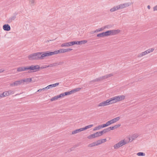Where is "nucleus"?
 I'll list each match as a JSON object with an SVG mask.
<instances>
[{"label": "nucleus", "instance_id": "1", "mask_svg": "<svg viewBox=\"0 0 157 157\" xmlns=\"http://www.w3.org/2000/svg\"><path fill=\"white\" fill-rule=\"evenodd\" d=\"M124 98L125 96L124 95H119L110 98L108 100L110 104L116 103L117 101H122Z\"/></svg>", "mask_w": 157, "mask_h": 157}, {"label": "nucleus", "instance_id": "2", "mask_svg": "<svg viewBox=\"0 0 157 157\" xmlns=\"http://www.w3.org/2000/svg\"><path fill=\"white\" fill-rule=\"evenodd\" d=\"M106 133L105 129H104L103 131L97 132L93 134L90 135L88 136L87 138L89 139L94 138L97 137L101 136L103 133Z\"/></svg>", "mask_w": 157, "mask_h": 157}, {"label": "nucleus", "instance_id": "3", "mask_svg": "<svg viewBox=\"0 0 157 157\" xmlns=\"http://www.w3.org/2000/svg\"><path fill=\"white\" fill-rule=\"evenodd\" d=\"M40 69V67L39 65H33L30 66H29V70L31 71H29L28 72H35L37 71H39Z\"/></svg>", "mask_w": 157, "mask_h": 157}, {"label": "nucleus", "instance_id": "4", "mask_svg": "<svg viewBox=\"0 0 157 157\" xmlns=\"http://www.w3.org/2000/svg\"><path fill=\"white\" fill-rule=\"evenodd\" d=\"M36 60L43 59L46 56L45 52L35 53Z\"/></svg>", "mask_w": 157, "mask_h": 157}, {"label": "nucleus", "instance_id": "5", "mask_svg": "<svg viewBox=\"0 0 157 157\" xmlns=\"http://www.w3.org/2000/svg\"><path fill=\"white\" fill-rule=\"evenodd\" d=\"M120 30L119 29L107 31L108 36L110 35H114L119 33Z\"/></svg>", "mask_w": 157, "mask_h": 157}, {"label": "nucleus", "instance_id": "6", "mask_svg": "<svg viewBox=\"0 0 157 157\" xmlns=\"http://www.w3.org/2000/svg\"><path fill=\"white\" fill-rule=\"evenodd\" d=\"M132 2H125L119 5L120 10L128 7L133 4Z\"/></svg>", "mask_w": 157, "mask_h": 157}, {"label": "nucleus", "instance_id": "7", "mask_svg": "<svg viewBox=\"0 0 157 157\" xmlns=\"http://www.w3.org/2000/svg\"><path fill=\"white\" fill-rule=\"evenodd\" d=\"M126 143L125 142L124 140L120 141L119 142L115 144L114 147L115 149H117L119 147L122 146L126 144Z\"/></svg>", "mask_w": 157, "mask_h": 157}, {"label": "nucleus", "instance_id": "8", "mask_svg": "<svg viewBox=\"0 0 157 157\" xmlns=\"http://www.w3.org/2000/svg\"><path fill=\"white\" fill-rule=\"evenodd\" d=\"M110 104V103L109 102V101L108 99L107 100L105 101H104L102 102H101L99 103L98 105V107H100V106H104L106 105H109Z\"/></svg>", "mask_w": 157, "mask_h": 157}, {"label": "nucleus", "instance_id": "9", "mask_svg": "<svg viewBox=\"0 0 157 157\" xmlns=\"http://www.w3.org/2000/svg\"><path fill=\"white\" fill-rule=\"evenodd\" d=\"M46 56H48L58 53V50L55 51L54 52L48 51L45 52Z\"/></svg>", "mask_w": 157, "mask_h": 157}, {"label": "nucleus", "instance_id": "10", "mask_svg": "<svg viewBox=\"0 0 157 157\" xmlns=\"http://www.w3.org/2000/svg\"><path fill=\"white\" fill-rule=\"evenodd\" d=\"M17 13L15 12L13 13V15L10 17L7 21V23H11L13 21H14L16 17V16Z\"/></svg>", "mask_w": 157, "mask_h": 157}, {"label": "nucleus", "instance_id": "11", "mask_svg": "<svg viewBox=\"0 0 157 157\" xmlns=\"http://www.w3.org/2000/svg\"><path fill=\"white\" fill-rule=\"evenodd\" d=\"M120 119V117H117L107 121V122H108L109 125L111 124L114 123L118 121Z\"/></svg>", "mask_w": 157, "mask_h": 157}, {"label": "nucleus", "instance_id": "12", "mask_svg": "<svg viewBox=\"0 0 157 157\" xmlns=\"http://www.w3.org/2000/svg\"><path fill=\"white\" fill-rule=\"evenodd\" d=\"M29 70V66L26 67H21L17 68V71L18 72L23 71Z\"/></svg>", "mask_w": 157, "mask_h": 157}, {"label": "nucleus", "instance_id": "13", "mask_svg": "<svg viewBox=\"0 0 157 157\" xmlns=\"http://www.w3.org/2000/svg\"><path fill=\"white\" fill-rule=\"evenodd\" d=\"M28 58L30 60H36L35 53L29 55L28 56Z\"/></svg>", "mask_w": 157, "mask_h": 157}, {"label": "nucleus", "instance_id": "14", "mask_svg": "<svg viewBox=\"0 0 157 157\" xmlns=\"http://www.w3.org/2000/svg\"><path fill=\"white\" fill-rule=\"evenodd\" d=\"M3 28L4 30L6 31H9L11 29L10 26L8 24L4 25L3 26Z\"/></svg>", "mask_w": 157, "mask_h": 157}, {"label": "nucleus", "instance_id": "15", "mask_svg": "<svg viewBox=\"0 0 157 157\" xmlns=\"http://www.w3.org/2000/svg\"><path fill=\"white\" fill-rule=\"evenodd\" d=\"M106 36H108L107 31L98 34L97 35V37H101Z\"/></svg>", "mask_w": 157, "mask_h": 157}, {"label": "nucleus", "instance_id": "16", "mask_svg": "<svg viewBox=\"0 0 157 157\" xmlns=\"http://www.w3.org/2000/svg\"><path fill=\"white\" fill-rule=\"evenodd\" d=\"M22 79L15 81L13 84H11V86H18L23 83Z\"/></svg>", "mask_w": 157, "mask_h": 157}, {"label": "nucleus", "instance_id": "17", "mask_svg": "<svg viewBox=\"0 0 157 157\" xmlns=\"http://www.w3.org/2000/svg\"><path fill=\"white\" fill-rule=\"evenodd\" d=\"M118 10H120L119 5L114 6L110 10V11L111 12H113Z\"/></svg>", "mask_w": 157, "mask_h": 157}, {"label": "nucleus", "instance_id": "18", "mask_svg": "<svg viewBox=\"0 0 157 157\" xmlns=\"http://www.w3.org/2000/svg\"><path fill=\"white\" fill-rule=\"evenodd\" d=\"M59 84V82L56 83L55 84H52L48 86V89L51 88L52 87H55L56 86H58Z\"/></svg>", "mask_w": 157, "mask_h": 157}, {"label": "nucleus", "instance_id": "19", "mask_svg": "<svg viewBox=\"0 0 157 157\" xmlns=\"http://www.w3.org/2000/svg\"><path fill=\"white\" fill-rule=\"evenodd\" d=\"M82 128L78 129H76L72 132V134H74L83 131Z\"/></svg>", "mask_w": 157, "mask_h": 157}, {"label": "nucleus", "instance_id": "20", "mask_svg": "<svg viewBox=\"0 0 157 157\" xmlns=\"http://www.w3.org/2000/svg\"><path fill=\"white\" fill-rule=\"evenodd\" d=\"M70 43H71V42H67V43H63L61 44V47H69V46H71V45L70 44Z\"/></svg>", "mask_w": 157, "mask_h": 157}, {"label": "nucleus", "instance_id": "21", "mask_svg": "<svg viewBox=\"0 0 157 157\" xmlns=\"http://www.w3.org/2000/svg\"><path fill=\"white\" fill-rule=\"evenodd\" d=\"M23 82H26L27 83L30 82L32 81V78H26L22 79Z\"/></svg>", "mask_w": 157, "mask_h": 157}, {"label": "nucleus", "instance_id": "22", "mask_svg": "<svg viewBox=\"0 0 157 157\" xmlns=\"http://www.w3.org/2000/svg\"><path fill=\"white\" fill-rule=\"evenodd\" d=\"M113 75V74H109L108 75H106L105 76H103L101 77V78H102V80H104L106 78H107L109 77H110Z\"/></svg>", "mask_w": 157, "mask_h": 157}, {"label": "nucleus", "instance_id": "23", "mask_svg": "<svg viewBox=\"0 0 157 157\" xmlns=\"http://www.w3.org/2000/svg\"><path fill=\"white\" fill-rule=\"evenodd\" d=\"M102 78L101 77H99L98 78H97L94 80H93L90 82H99L100 81H102Z\"/></svg>", "mask_w": 157, "mask_h": 157}, {"label": "nucleus", "instance_id": "24", "mask_svg": "<svg viewBox=\"0 0 157 157\" xmlns=\"http://www.w3.org/2000/svg\"><path fill=\"white\" fill-rule=\"evenodd\" d=\"M106 130V132L110 131L111 130H113L114 129L113 126L110 127L105 129Z\"/></svg>", "mask_w": 157, "mask_h": 157}, {"label": "nucleus", "instance_id": "25", "mask_svg": "<svg viewBox=\"0 0 157 157\" xmlns=\"http://www.w3.org/2000/svg\"><path fill=\"white\" fill-rule=\"evenodd\" d=\"M87 42V41L86 40H82L81 41H78V45H81L83 44H85Z\"/></svg>", "mask_w": 157, "mask_h": 157}, {"label": "nucleus", "instance_id": "26", "mask_svg": "<svg viewBox=\"0 0 157 157\" xmlns=\"http://www.w3.org/2000/svg\"><path fill=\"white\" fill-rule=\"evenodd\" d=\"M148 53H147V52L146 51V50L144 52H142L141 53L139 54L138 55V57H142L143 56H144Z\"/></svg>", "mask_w": 157, "mask_h": 157}, {"label": "nucleus", "instance_id": "27", "mask_svg": "<svg viewBox=\"0 0 157 157\" xmlns=\"http://www.w3.org/2000/svg\"><path fill=\"white\" fill-rule=\"evenodd\" d=\"M93 126V124H90V125L86 126L85 127H84V128H82V130L83 131L85 130L88 128H91Z\"/></svg>", "mask_w": 157, "mask_h": 157}, {"label": "nucleus", "instance_id": "28", "mask_svg": "<svg viewBox=\"0 0 157 157\" xmlns=\"http://www.w3.org/2000/svg\"><path fill=\"white\" fill-rule=\"evenodd\" d=\"M1 94V96H2V98L4 97L7 96L9 95L7 91L4 92Z\"/></svg>", "mask_w": 157, "mask_h": 157}, {"label": "nucleus", "instance_id": "29", "mask_svg": "<svg viewBox=\"0 0 157 157\" xmlns=\"http://www.w3.org/2000/svg\"><path fill=\"white\" fill-rule=\"evenodd\" d=\"M96 146H98L97 144H96V142H94L93 143H92L91 144H89L88 147H92Z\"/></svg>", "mask_w": 157, "mask_h": 157}, {"label": "nucleus", "instance_id": "30", "mask_svg": "<svg viewBox=\"0 0 157 157\" xmlns=\"http://www.w3.org/2000/svg\"><path fill=\"white\" fill-rule=\"evenodd\" d=\"M58 53H64L66 52L65 49H60L58 50Z\"/></svg>", "mask_w": 157, "mask_h": 157}, {"label": "nucleus", "instance_id": "31", "mask_svg": "<svg viewBox=\"0 0 157 157\" xmlns=\"http://www.w3.org/2000/svg\"><path fill=\"white\" fill-rule=\"evenodd\" d=\"M78 41H72L71 42V43H70V44H71V46L74 45L75 44H78Z\"/></svg>", "mask_w": 157, "mask_h": 157}, {"label": "nucleus", "instance_id": "32", "mask_svg": "<svg viewBox=\"0 0 157 157\" xmlns=\"http://www.w3.org/2000/svg\"><path fill=\"white\" fill-rule=\"evenodd\" d=\"M137 155L139 156H144L145 154L143 152H139L137 154Z\"/></svg>", "mask_w": 157, "mask_h": 157}, {"label": "nucleus", "instance_id": "33", "mask_svg": "<svg viewBox=\"0 0 157 157\" xmlns=\"http://www.w3.org/2000/svg\"><path fill=\"white\" fill-rule=\"evenodd\" d=\"M101 125V128H104V127H106L109 126L108 124V123L107 122L105 124H102V125Z\"/></svg>", "mask_w": 157, "mask_h": 157}, {"label": "nucleus", "instance_id": "34", "mask_svg": "<svg viewBox=\"0 0 157 157\" xmlns=\"http://www.w3.org/2000/svg\"><path fill=\"white\" fill-rule=\"evenodd\" d=\"M48 89V86H47V87H46L45 88L38 90H37V92H40L41 91H42V90H47Z\"/></svg>", "mask_w": 157, "mask_h": 157}, {"label": "nucleus", "instance_id": "35", "mask_svg": "<svg viewBox=\"0 0 157 157\" xmlns=\"http://www.w3.org/2000/svg\"><path fill=\"white\" fill-rule=\"evenodd\" d=\"M154 50V48H151V49H147V50H146V51L147 52V53L148 54L149 53H150L151 52H153V51Z\"/></svg>", "mask_w": 157, "mask_h": 157}, {"label": "nucleus", "instance_id": "36", "mask_svg": "<svg viewBox=\"0 0 157 157\" xmlns=\"http://www.w3.org/2000/svg\"><path fill=\"white\" fill-rule=\"evenodd\" d=\"M101 128V125H99L98 126H97L95 127V128L93 129V131H95L98 130H99Z\"/></svg>", "mask_w": 157, "mask_h": 157}, {"label": "nucleus", "instance_id": "37", "mask_svg": "<svg viewBox=\"0 0 157 157\" xmlns=\"http://www.w3.org/2000/svg\"><path fill=\"white\" fill-rule=\"evenodd\" d=\"M103 30V27H102L101 28H99L98 29H97L95 30V32H99L102 31Z\"/></svg>", "mask_w": 157, "mask_h": 157}, {"label": "nucleus", "instance_id": "38", "mask_svg": "<svg viewBox=\"0 0 157 157\" xmlns=\"http://www.w3.org/2000/svg\"><path fill=\"white\" fill-rule=\"evenodd\" d=\"M138 136L136 135H133L132 136H131V139H132V140H134L136 138H137Z\"/></svg>", "mask_w": 157, "mask_h": 157}, {"label": "nucleus", "instance_id": "39", "mask_svg": "<svg viewBox=\"0 0 157 157\" xmlns=\"http://www.w3.org/2000/svg\"><path fill=\"white\" fill-rule=\"evenodd\" d=\"M7 92L8 93L9 95L10 94H13L14 93V91H12L11 90H8L7 91Z\"/></svg>", "mask_w": 157, "mask_h": 157}, {"label": "nucleus", "instance_id": "40", "mask_svg": "<svg viewBox=\"0 0 157 157\" xmlns=\"http://www.w3.org/2000/svg\"><path fill=\"white\" fill-rule=\"evenodd\" d=\"M96 142L97 144V145H98L102 144L101 140H98Z\"/></svg>", "mask_w": 157, "mask_h": 157}, {"label": "nucleus", "instance_id": "41", "mask_svg": "<svg viewBox=\"0 0 157 157\" xmlns=\"http://www.w3.org/2000/svg\"><path fill=\"white\" fill-rule=\"evenodd\" d=\"M57 98L56 97V96H55L53 98H52L51 99V101H55V100H57Z\"/></svg>", "mask_w": 157, "mask_h": 157}, {"label": "nucleus", "instance_id": "42", "mask_svg": "<svg viewBox=\"0 0 157 157\" xmlns=\"http://www.w3.org/2000/svg\"><path fill=\"white\" fill-rule=\"evenodd\" d=\"M121 126V124H118L116 125H114V126H113V127H114V128L115 129H116V128H118V127H119Z\"/></svg>", "mask_w": 157, "mask_h": 157}, {"label": "nucleus", "instance_id": "43", "mask_svg": "<svg viewBox=\"0 0 157 157\" xmlns=\"http://www.w3.org/2000/svg\"><path fill=\"white\" fill-rule=\"evenodd\" d=\"M63 93L65 96L71 94L69 91L64 92Z\"/></svg>", "mask_w": 157, "mask_h": 157}, {"label": "nucleus", "instance_id": "44", "mask_svg": "<svg viewBox=\"0 0 157 157\" xmlns=\"http://www.w3.org/2000/svg\"><path fill=\"white\" fill-rule=\"evenodd\" d=\"M81 89V88H78L75 89L74 90H75V92H76L77 91H79Z\"/></svg>", "mask_w": 157, "mask_h": 157}, {"label": "nucleus", "instance_id": "45", "mask_svg": "<svg viewBox=\"0 0 157 157\" xmlns=\"http://www.w3.org/2000/svg\"><path fill=\"white\" fill-rule=\"evenodd\" d=\"M47 68V65H45L44 66H42V67H40V69H43L44 68Z\"/></svg>", "mask_w": 157, "mask_h": 157}, {"label": "nucleus", "instance_id": "46", "mask_svg": "<svg viewBox=\"0 0 157 157\" xmlns=\"http://www.w3.org/2000/svg\"><path fill=\"white\" fill-rule=\"evenodd\" d=\"M101 143H104L106 141V139H101Z\"/></svg>", "mask_w": 157, "mask_h": 157}, {"label": "nucleus", "instance_id": "47", "mask_svg": "<svg viewBox=\"0 0 157 157\" xmlns=\"http://www.w3.org/2000/svg\"><path fill=\"white\" fill-rule=\"evenodd\" d=\"M66 52H70L73 49L71 48H67V49H65Z\"/></svg>", "mask_w": 157, "mask_h": 157}, {"label": "nucleus", "instance_id": "48", "mask_svg": "<svg viewBox=\"0 0 157 157\" xmlns=\"http://www.w3.org/2000/svg\"><path fill=\"white\" fill-rule=\"evenodd\" d=\"M69 91L71 94L75 93V90L74 89L70 91Z\"/></svg>", "mask_w": 157, "mask_h": 157}, {"label": "nucleus", "instance_id": "49", "mask_svg": "<svg viewBox=\"0 0 157 157\" xmlns=\"http://www.w3.org/2000/svg\"><path fill=\"white\" fill-rule=\"evenodd\" d=\"M34 0H29V2L31 3V4H33L34 3Z\"/></svg>", "mask_w": 157, "mask_h": 157}, {"label": "nucleus", "instance_id": "50", "mask_svg": "<svg viewBox=\"0 0 157 157\" xmlns=\"http://www.w3.org/2000/svg\"><path fill=\"white\" fill-rule=\"evenodd\" d=\"M58 65H61L63 64L64 62H58Z\"/></svg>", "mask_w": 157, "mask_h": 157}, {"label": "nucleus", "instance_id": "51", "mask_svg": "<svg viewBox=\"0 0 157 157\" xmlns=\"http://www.w3.org/2000/svg\"><path fill=\"white\" fill-rule=\"evenodd\" d=\"M54 67H55L57 66H58V62H56L54 63H53Z\"/></svg>", "mask_w": 157, "mask_h": 157}, {"label": "nucleus", "instance_id": "52", "mask_svg": "<svg viewBox=\"0 0 157 157\" xmlns=\"http://www.w3.org/2000/svg\"><path fill=\"white\" fill-rule=\"evenodd\" d=\"M54 67L53 63L50 64L48 65H47V67Z\"/></svg>", "mask_w": 157, "mask_h": 157}, {"label": "nucleus", "instance_id": "53", "mask_svg": "<svg viewBox=\"0 0 157 157\" xmlns=\"http://www.w3.org/2000/svg\"><path fill=\"white\" fill-rule=\"evenodd\" d=\"M153 10L154 11L157 10V5L154 7Z\"/></svg>", "mask_w": 157, "mask_h": 157}, {"label": "nucleus", "instance_id": "54", "mask_svg": "<svg viewBox=\"0 0 157 157\" xmlns=\"http://www.w3.org/2000/svg\"><path fill=\"white\" fill-rule=\"evenodd\" d=\"M60 95L61 96V98L62 97H64L65 96L64 95V94L63 93L60 94Z\"/></svg>", "mask_w": 157, "mask_h": 157}, {"label": "nucleus", "instance_id": "55", "mask_svg": "<svg viewBox=\"0 0 157 157\" xmlns=\"http://www.w3.org/2000/svg\"><path fill=\"white\" fill-rule=\"evenodd\" d=\"M56 96V97H57V99L58 98H61V96L60 95V94L59 95Z\"/></svg>", "mask_w": 157, "mask_h": 157}, {"label": "nucleus", "instance_id": "56", "mask_svg": "<svg viewBox=\"0 0 157 157\" xmlns=\"http://www.w3.org/2000/svg\"><path fill=\"white\" fill-rule=\"evenodd\" d=\"M133 140H132V139H131V136L129 138V141L130 142H132V141Z\"/></svg>", "mask_w": 157, "mask_h": 157}, {"label": "nucleus", "instance_id": "57", "mask_svg": "<svg viewBox=\"0 0 157 157\" xmlns=\"http://www.w3.org/2000/svg\"><path fill=\"white\" fill-rule=\"evenodd\" d=\"M108 25H106V26H104V27L103 28V30L104 29H105V28H108Z\"/></svg>", "mask_w": 157, "mask_h": 157}, {"label": "nucleus", "instance_id": "58", "mask_svg": "<svg viewBox=\"0 0 157 157\" xmlns=\"http://www.w3.org/2000/svg\"><path fill=\"white\" fill-rule=\"evenodd\" d=\"M96 33V32H95V31H92L91 32V33H92V34L94 33Z\"/></svg>", "mask_w": 157, "mask_h": 157}, {"label": "nucleus", "instance_id": "59", "mask_svg": "<svg viewBox=\"0 0 157 157\" xmlns=\"http://www.w3.org/2000/svg\"><path fill=\"white\" fill-rule=\"evenodd\" d=\"M147 7L149 9H150V6L149 5Z\"/></svg>", "mask_w": 157, "mask_h": 157}, {"label": "nucleus", "instance_id": "60", "mask_svg": "<svg viewBox=\"0 0 157 157\" xmlns=\"http://www.w3.org/2000/svg\"><path fill=\"white\" fill-rule=\"evenodd\" d=\"M50 40V41H51V40ZM49 40H47V41H46V42H49Z\"/></svg>", "mask_w": 157, "mask_h": 157}, {"label": "nucleus", "instance_id": "61", "mask_svg": "<svg viewBox=\"0 0 157 157\" xmlns=\"http://www.w3.org/2000/svg\"><path fill=\"white\" fill-rule=\"evenodd\" d=\"M1 70H0V73H1V72H2L3 71H1Z\"/></svg>", "mask_w": 157, "mask_h": 157}, {"label": "nucleus", "instance_id": "62", "mask_svg": "<svg viewBox=\"0 0 157 157\" xmlns=\"http://www.w3.org/2000/svg\"><path fill=\"white\" fill-rule=\"evenodd\" d=\"M2 98V96H1V94H0V98Z\"/></svg>", "mask_w": 157, "mask_h": 157}]
</instances>
